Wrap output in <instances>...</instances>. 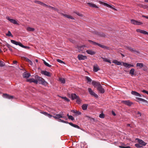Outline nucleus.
I'll list each match as a JSON object with an SVG mask.
<instances>
[{
	"label": "nucleus",
	"mask_w": 148,
	"mask_h": 148,
	"mask_svg": "<svg viewBox=\"0 0 148 148\" xmlns=\"http://www.w3.org/2000/svg\"><path fill=\"white\" fill-rule=\"evenodd\" d=\"M59 81L62 83L64 84L65 82V80L64 78H60L59 79Z\"/></svg>",
	"instance_id": "obj_36"
},
{
	"label": "nucleus",
	"mask_w": 148,
	"mask_h": 148,
	"mask_svg": "<svg viewBox=\"0 0 148 148\" xmlns=\"http://www.w3.org/2000/svg\"><path fill=\"white\" fill-rule=\"evenodd\" d=\"M26 29L27 31L28 32L33 31H34L35 30L34 28L31 27H27Z\"/></svg>",
	"instance_id": "obj_33"
},
{
	"label": "nucleus",
	"mask_w": 148,
	"mask_h": 148,
	"mask_svg": "<svg viewBox=\"0 0 148 148\" xmlns=\"http://www.w3.org/2000/svg\"><path fill=\"white\" fill-rule=\"evenodd\" d=\"M68 118L69 119H70L72 121H73L74 120V118L71 115L69 116Z\"/></svg>",
	"instance_id": "obj_52"
},
{
	"label": "nucleus",
	"mask_w": 148,
	"mask_h": 148,
	"mask_svg": "<svg viewBox=\"0 0 148 148\" xmlns=\"http://www.w3.org/2000/svg\"><path fill=\"white\" fill-rule=\"evenodd\" d=\"M86 52L88 54L93 55L95 53V52L92 50H88L86 51Z\"/></svg>",
	"instance_id": "obj_23"
},
{
	"label": "nucleus",
	"mask_w": 148,
	"mask_h": 148,
	"mask_svg": "<svg viewBox=\"0 0 148 148\" xmlns=\"http://www.w3.org/2000/svg\"><path fill=\"white\" fill-rule=\"evenodd\" d=\"M30 75L29 73H24L23 74V77L24 78H28Z\"/></svg>",
	"instance_id": "obj_24"
},
{
	"label": "nucleus",
	"mask_w": 148,
	"mask_h": 148,
	"mask_svg": "<svg viewBox=\"0 0 148 148\" xmlns=\"http://www.w3.org/2000/svg\"><path fill=\"white\" fill-rule=\"evenodd\" d=\"M131 94H132L136 96H137L140 97H141L142 96L139 93H138L137 92L135 91H132L131 92Z\"/></svg>",
	"instance_id": "obj_20"
},
{
	"label": "nucleus",
	"mask_w": 148,
	"mask_h": 148,
	"mask_svg": "<svg viewBox=\"0 0 148 148\" xmlns=\"http://www.w3.org/2000/svg\"><path fill=\"white\" fill-rule=\"evenodd\" d=\"M35 78L38 81V83L39 84H41L45 86L47 85L48 84L45 81V80L41 77L36 75L35 76Z\"/></svg>",
	"instance_id": "obj_1"
},
{
	"label": "nucleus",
	"mask_w": 148,
	"mask_h": 148,
	"mask_svg": "<svg viewBox=\"0 0 148 148\" xmlns=\"http://www.w3.org/2000/svg\"><path fill=\"white\" fill-rule=\"evenodd\" d=\"M97 90L100 93L103 94L105 92L104 89L102 88V86L101 85L97 88Z\"/></svg>",
	"instance_id": "obj_11"
},
{
	"label": "nucleus",
	"mask_w": 148,
	"mask_h": 148,
	"mask_svg": "<svg viewBox=\"0 0 148 148\" xmlns=\"http://www.w3.org/2000/svg\"><path fill=\"white\" fill-rule=\"evenodd\" d=\"M27 81L30 82H34L36 84H37L38 83V81H37V79H35L34 78L28 79L27 80Z\"/></svg>",
	"instance_id": "obj_13"
},
{
	"label": "nucleus",
	"mask_w": 148,
	"mask_h": 148,
	"mask_svg": "<svg viewBox=\"0 0 148 148\" xmlns=\"http://www.w3.org/2000/svg\"><path fill=\"white\" fill-rule=\"evenodd\" d=\"M60 97L62 99H63L65 101H66L68 102H69L70 101V100L69 99H68L66 97H63L60 96Z\"/></svg>",
	"instance_id": "obj_38"
},
{
	"label": "nucleus",
	"mask_w": 148,
	"mask_h": 148,
	"mask_svg": "<svg viewBox=\"0 0 148 148\" xmlns=\"http://www.w3.org/2000/svg\"><path fill=\"white\" fill-rule=\"evenodd\" d=\"M42 5L44 7H45L46 8H48V6H50L48 5H47L45 3H42Z\"/></svg>",
	"instance_id": "obj_53"
},
{
	"label": "nucleus",
	"mask_w": 148,
	"mask_h": 148,
	"mask_svg": "<svg viewBox=\"0 0 148 148\" xmlns=\"http://www.w3.org/2000/svg\"><path fill=\"white\" fill-rule=\"evenodd\" d=\"M44 63L46 66L49 67H51V65L49 64L48 63L46 62L45 61H44Z\"/></svg>",
	"instance_id": "obj_44"
},
{
	"label": "nucleus",
	"mask_w": 148,
	"mask_h": 148,
	"mask_svg": "<svg viewBox=\"0 0 148 148\" xmlns=\"http://www.w3.org/2000/svg\"><path fill=\"white\" fill-rule=\"evenodd\" d=\"M137 66H139L140 68H141L143 66V64L142 63H137L136 64Z\"/></svg>",
	"instance_id": "obj_37"
},
{
	"label": "nucleus",
	"mask_w": 148,
	"mask_h": 148,
	"mask_svg": "<svg viewBox=\"0 0 148 148\" xmlns=\"http://www.w3.org/2000/svg\"><path fill=\"white\" fill-rule=\"evenodd\" d=\"M122 103L128 106H130L132 104V103L129 100L123 101H122Z\"/></svg>",
	"instance_id": "obj_14"
},
{
	"label": "nucleus",
	"mask_w": 148,
	"mask_h": 148,
	"mask_svg": "<svg viewBox=\"0 0 148 148\" xmlns=\"http://www.w3.org/2000/svg\"><path fill=\"white\" fill-rule=\"evenodd\" d=\"M145 2L148 3V0H145Z\"/></svg>",
	"instance_id": "obj_64"
},
{
	"label": "nucleus",
	"mask_w": 148,
	"mask_h": 148,
	"mask_svg": "<svg viewBox=\"0 0 148 148\" xmlns=\"http://www.w3.org/2000/svg\"><path fill=\"white\" fill-rule=\"evenodd\" d=\"M6 18L10 22L14 24H16L17 25H19L17 21L15 19H11L9 17H6Z\"/></svg>",
	"instance_id": "obj_6"
},
{
	"label": "nucleus",
	"mask_w": 148,
	"mask_h": 148,
	"mask_svg": "<svg viewBox=\"0 0 148 148\" xmlns=\"http://www.w3.org/2000/svg\"><path fill=\"white\" fill-rule=\"evenodd\" d=\"M86 80L87 81V82H91L92 81V79H90V78L88 76H86Z\"/></svg>",
	"instance_id": "obj_40"
},
{
	"label": "nucleus",
	"mask_w": 148,
	"mask_h": 148,
	"mask_svg": "<svg viewBox=\"0 0 148 148\" xmlns=\"http://www.w3.org/2000/svg\"><path fill=\"white\" fill-rule=\"evenodd\" d=\"M64 16L65 17H66L68 18H70L72 19H74V18L72 16L67 14H64Z\"/></svg>",
	"instance_id": "obj_29"
},
{
	"label": "nucleus",
	"mask_w": 148,
	"mask_h": 148,
	"mask_svg": "<svg viewBox=\"0 0 148 148\" xmlns=\"http://www.w3.org/2000/svg\"><path fill=\"white\" fill-rule=\"evenodd\" d=\"M48 8L51 10L52 9L56 11H58V9L50 6H48Z\"/></svg>",
	"instance_id": "obj_42"
},
{
	"label": "nucleus",
	"mask_w": 148,
	"mask_h": 148,
	"mask_svg": "<svg viewBox=\"0 0 148 148\" xmlns=\"http://www.w3.org/2000/svg\"><path fill=\"white\" fill-rule=\"evenodd\" d=\"M86 47V46L85 45H83L80 46H78L77 47V48L79 51H80L82 50V48L84 49V47Z\"/></svg>",
	"instance_id": "obj_32"
},
{
	"label": "nucleus",
	"mask_w": 148,
	"mask_h": 148,
	"mask_svg": "<svg viewBox=\"0 0 148 148\" xmlns=\"http://www.w3.org/2000/svg\"><path fill=\"white\" fill-rule=\"evenodd\" d=\"M20 46L23 48H24L25 49H29V47H27V46H25L23 45L21 43V45Z\"/></svg>",
	"instance_id": "obj_45"
},
{
	"label": "nucleus",
	"mask_w": 148,
	"mask_h": 148,
	"mask_svg": "<svg viewBox=\"0 0 148 148\" xmlns=\"http://www.w3.org/2000/svg\"><path fill=\"white\" fill-rule=\"evenodd\" d=\"M11 42L13 44H14L16 45H18L20 46L21 43L20 42H18L14 40H11Z\"/></svg>",
	"instance_id": "obj_21"
},
{
	"label": "nucleus",
	"mask_w": 148,
	"mask_h": 148,
	"mask_svg": "<svg viewBox=\"0 0 148 148\" xmlns=\"http://www.w3.org/2000/svg\"><path fill=\"white\" fill-rule=\"evenodd\" d=\"M5 63L2 61H0V66L3 67L5 65Z\"/></svg>",
	"instance_id": "obj_46"
},
{
	"label": "nucleus",
	"mask_w": 148,
	"mask_h": 148,
	"mask_svg": "<svg viewBox=\"0 0 148 148\" xmlns=\"http://www.w3.org/2000/svg\"><path fill=\"white\" fill-rule=\"evenodd\" d=\"M35 3H38V4H40L41 5H42V3H42V2H40V1H35Z\"/></svg>",
	"instance_id": "obj_54"
},
{
	"label": "nucleus",
	"mask_w": 148,
	"mask_h": 148,
	"mask_svg": "<svg viewBox=\"0 0 148 148\" xmlns=\"http://www.w3.org/2000/svg\"><path fill=\"white\" fill-rule=\"evenodd\" d=\"M99 70L100 68L99 66L97 64H95L94 66L93 71L94 72H97Z\"/></svg>",
	"instance_id": "obj_15"
},
{
	"label": "nucleus",
	"mask_w": 148,
	"mask_h": 148,
	"mask_svg": "<svg viewBox=\"0 0 148 148\" xmlns=\"http://www.w3.org/2000/svg\"><path fill=\"white\" fill-rule=\"evenodd\" d=\"M130 21L132 24L135 25H140L143 24L142 23L134 19L131 20Z\"/></svg>",
	"instance_id": "obj_5"
},
{
	"label": "nucleus",
	"mask_w": 148,
	"mask_h": 148,
	"mask_svg": "<svg viewBox=\"0 0 148 148\" xmlns=\"http://www.w3.org/2000/svg\"><path fill=\"white\" fill-rule=\"evenodd\" d=\"M6 35L9 36L13 37V36L11 34V32L10 31L8 32V33L6 34Z\"/></svg>",
	"instance_id": "obj_43"
},
{
	"label": "nucleus",
	"mask_w": 148,
	"mask_h": 148,
	"mask_svg": "<svg viewBox=\"0 0 148 148\" xmlns=\"http://www.w3.org/2000/svg\"><path fill=\"white\" fill-rule=\"evenodd\" d=\"M138 143L140 145L143 146H145L146 145V143L144 142L143 140L138 139H137Z\"/></svg>",
	"instance_id": "obj_22"
},
{
	"label": "nucleus",
	"mask_w": 148,
	"mask_h": 148,
	"mask_svg": "<svg viewBox=\"0 0 148 148\" xmlns=\"http://www.w3.org/2000/svg\"><path fill=\"white\" fill-rule=\"evenodd\" d=\"M112 114L114 115V116H115L116 115V114L115 113H114V112L113 111H112Z\"/></svg>",
	"instance_id": "obj_60"
},
{
	"label": "nucleus",
	"mask_w": 148,
	"mask_h": 148,
	"mask_svg": "<svg viewBox=\"0 0 148 148\" xmlns=\"http://www.w3.org/2000/svg\"><path fill=\"white\" fill-rule=\"evenodd\" d=\"M87 4L91 8H99V7L97 6L92 3L88 2L87 3Z\"/></svg>",
	"instance_id": "obj_16"
},
{
	"label": "nucleus",
	"mask_w": 148,
	"mask_h": 148,
	"mask_svg": "<svg viewBox=\"0 0 148 148\" xmlns=\"http://www.w3.org/2000/svg\"><path fill=\"white\" fill-rule=\"evenodd\" d=\"M71 112H72L73 113L75 114L76 115H79L81 114V112H80L77 111L75 110H72Z\"/></svg>",
	"instance_id": "obj_27"
},
{
	"label": "nucleus",
	"mask_w": 148,
	"mask_h": 148,
	"mask_svg": "<svg viewBox=\"0 0 148 148\" xmlns=\"http://www.w3.org/2000/svg\"><path fill=\"white\" fill-rule=\"evenodd\" d=\"M147 91H146V90H144L142 91V92H143L145 93H146Z\"/></svg>",
	"instance_id": "obj_62"
},
{
	"label": "nucleus",
	"mask_w": 148,
	"mask_h": 148,
	"mask_svg": "<svg viewBox=\"0 0 148 148\" xmlns=\"http://www.w3.org/2000/svg\"><path fill=\"white\" fill-rule=\"evenodd\" d=\"M112 62L113 63L116 64V65H121V62H120L118 61L117 60H114L112 61Z\"/></svg>",
	"instance_id": "obj_25"
},
{
	"label": "nucleus",
	"mask_w": 148,
	"mask_h": 148,
	"mask_svg": "<svg viewBox=\"0 0 148 148\" xmlns=\"http://www.w3.org/2000/svg\"><path fill=\"white\" fill-rule=\"evenodd\" d=\"M40 112L41 113H42L46 116H47V113H48L47 112Z\"/></svg>",
	"instance_id": "obj_55"
},
{
	"label": "nucleus",
	"mask_w": 148,
	"mask_h": 148,
	"mask_svg": "<svg viewBox=\"0 0 148 148\" xmlns=\"http://www.w3.org/2000/svg\"><path fill=\"white\" fill-rule=\"evenodd\" d=\"M135 70L134 69H131L130 72V74L132 76L134 75Z\"/></svg>",
	"instance_id": "obj_35"
},
{
	"label": "nucleus",
	"mask_w": 148,
	"mask_h": 148,
	"mask_svg": "<svg viewBox=\"0 0 148 148\" xmlns=\"http://www.w3.org/2000/svg\"><path fill=\"white\" fill-rule=\"evenodd\" d=\"M136 99L138 100L137 101L138 102L139 101H141V100L142 98H139V97H136Z\"/></svg>",
	"instance_id": "obj_58"
},
{
	"label": "nucleus",
	"mask_w": 148,
	"mask_h": 148,
	"mask_svg": "<svg viewBox=\"0 0 148 148\" xmlns=\"http://www.w3.org/2000/svg\"><path fill=\"white\" fill-rule=\"evenodd\" d=\"M136 31L138 32H139L140 33L143 34H147L148 35V32L144 30L140 29H137L136 30Z\"/></svg>",
	"instance_id": "obj_12"
},
{
	"label": "nucleus",
	"mask_w": 148,
	"mask_h": 148,
	"mask_svg": "<svg viewBox=\"0 0 148 148\" xmlns=\"http://www.w3.org/2000/svg\"><path fill=\"white\" fill-rule=\"evenodd\" d=\"M140 101H141V102H145V103H148V101L147 100H146L144 99H143L142 98Z\"/></svg>",
	"instance_id": "obj_50"
},
{
	"label": "nucleus",
	"mask_w": 148,
	"mask_h": 148,
	"mask_svg": "<svg viewBox=\"0 0 148 148\" xmlns=\"http://www.w3.org/2000/svg\"><path fill=\"white\" fill-rule=\"evenodd\" d=\"M60 121L62 122L65 123H68V122H67L63 120H62V119H60Z\"/></svg>",
	"instance_id": "obj_59"
},
{
	"label": "nucleus",
	"mask_w": 148,
	"mask_h": 148,
	"mask_svg": "<svg viewBox=\"0 0 148 148\" xmlns=\"http://www.w3.org/2000/svg\"><path fill=\"white\" fill-rule=\"evenodd\" d=\"M56 60L58 62H59L60 63H63L64 64H65L64 62L62 61L61 60H60L59 59H57Z\"/></svg>",
	"instance_id": "obj_48"
},
{
	"label": "nucleus",
	"mask_w": 148,
	"mask_h": 148,
	"mask_svg": "<svg viewBox=\"0 0 148 148\" xmlns=\"http://www.w3.org/2000/svg\"><path fill=\"white\" fill-rule=\"evenodd\" d=\"M76 102L78 104H80L81 102V100L80 99L79 97H78L76 99Z\"/></svg>",
	"instance_id": "obj_39"
},
{
	"label": "nucleus",
	"mask_w": 148,
	"mask_h": 148,
	"mask_svg": "<svg viewBox=\"0 0 148 148\" xmlns=\"http://www.w3.org/2000/svg\"><path fill=\"white\" fill-rule=\"evenodd\" d=\"M137 114L138 115V117H140L141 115V113L139 112H138Z\"/></svg>",
	"instance_id": "obj_56"
},
{
	"label": "nucleus",
	"mask_w": 148,
	"mask_h": 148,
	"mask_svg": "<svg viewBox=\"0 0 148 148\" xmlns=\"http://www.w3.org/2000/svg\"><path fill=\"white\" fill-rule=\"evenodd\" d=\"M126 49L132 52H134L135 51L134 49L130 47H126Z\"/></svg>",
	"instance_id": "obj_31"
},
{
	"label": "nucleus",
	"mask_w": 148,
	"mask_h": 148,
	"mask_svg": "<svg viewBox=\"0 0 148 148\" xmlns=\"http://www.w3.org/2000/svg\"><path fill=\"white\" fill-rule=\"evenodd\" d=\"M119 147L121 148H130V147L128 146H119Z\"/></svg>",
	"instance_id": "obj_51"
},
{
	"label": "nucleus",
	"mask_w": 148,
	"mask_h": 148,
	"mask_svg": "<svg viewBox=\"0 0 148 148\" xmlns=\"http://www.w3.org/2000/svg\"><path fill=\"white\" fill-rule=\"evenodd\" d=\"M46 116H47L49 118H51V117H52L53 116L52 115H51L50 114H48V113H47V114Z\"/></svg>",
	"instance_id": "obj_57"
},
{
	"label": "nucleus",
	"mask_w": 148,
	"mask_h": 148,
	"mask_svg": "<svg viewBox=\"0 0 148 148\" xmlns=\"http://www.w3.org/2000/svg\"><path fill=\"white\" fill-rule=\"evenodd\" d=\"M92 84L94 87H97V88L101 85L99 82L95 81H93L92 82Z\"/></svg>",
	"instance_id": "obj_9"
},
{
	"label": "nucleus",
	"mask_w": 148,
	"mask_h": 148,
	"mask_svg": "<svg viewBox=\"0 0 148 148\" xmlns=\"http://www.w3.org/2000/svg\"><path fill=\"white\" fill-rule=\"evenodd\" d=\"M88 90L89 94L92 96L96 98H97L98 97V95L94 92L91 88H88Z\"/></svg>",
	"instance_id": "obj_3"
},
{
	"label": "nucleus",
	"mask_w": 148,
	"mask_h": 148,
	"mask_svg": "<svg viewBox=\"0 0 148 148\" xmlns=\"http://www.w3.org/2000/svg\"><path fill=\"white\" fill-rule=\"evenodd\" d=\"M79 96L73 93L71 95V97L72 100L76 99Z\"/></svg>",
	"instance_id": "obj_19"
},
{
	"label": "nucleus",
	"mask_w": 148,
	"mask_h": 148,
	"mask_svg": "<svg viewBox=\"0 0 148 148\" xmlns=\"http://www.w3.org/2000/svg\"><path fill=\"white\" fill-rule=\"evenodd\" d=\"M25 60L26 61V62H28V63H29V64L32 66L33 64V62H32L30 60H29V59L27 58H25Z\"/></svg>",
	"instance_id": "obj_34"
},
{
	"label": "nucleus",
	"mask_w": 148,
	"mask_h": 148,
	"mask_svg": "<svg viewBox=\"0 0 148 148\" xmlns=\"http://www.w3.org/2000/svg\"><path fill=\"white\" fill-rule=\"evenodd\" d=\"M53 117L56 119H57L60 118H63L65 120H67L66 116H64L63 112L60 113V114H57L56 116H53Z\"/></svg>",
	"instance_id": "obj_2"
},
{
	"label": "nucleus",
	"mask_w": 148,
	"mask_h": 148,
	"mask_svg": "<svg viewBox=\"0 0 148 148\" xmlns=\"http://www.w3.org/2000/svg\"><path fill=\"white\" fill-rule=\"evenodd\" d=\"M17 62L16 61H13V63L14 64H16L17 63Z\"/></svg>",
	"instance_id": "obj_61"
},
{
	"label": "nucleus",
	"mask_w": 148,
	"mask_h": 148,
	"mask_svg": "<svg viewBox=\"0 0 148 148\" xmlns=\"http://www.w3.org/2000/svg\"><path fill=\"white\" fill-rule=\"evenodd\" d=\"M88 41L90 43H91V44H92L93 45H97L99 46V47H102V48H104V47H105V46L103 45H102L101 44H99L95 42H94L93 41H92L91 40H88Z\"/></svg>",
	"instance_id": "obj_10"
},
{
	"label": "nucleus",
	"mask_w": 148,
	"mask_h": 148,
	"mask_svg": "<svg viewBox=\"0 0 148 148\" xmlns=\"http://www.w3.org/2000/svg\"><path fill=\"white\" fill-rule=\"evenodd\" d=\"M123 65L126 68H129L131 67H133L134 65L131 64H129L126 63L122 62Z\"/></svg>",
	"instance_id": "obj_17"
},
{
	"label": "nucleus",
	"mask_w": 148,
	"mask_h": 148,
	"mask_svg": "<svg viewBox=\"0 0 148 148\" xmlns=\"http://www.w3.org/2000/svg\"><path fill=\"white\" fill-rule=\"evenodd\" d=\"M99 117L100 118H104L105 115L103 114H99Z\"/></svg>",
	"instance_id": "obj_49"
},
{
	"label": "nucleus",
	"mask_w": 148,
	"mask_h": 148,
	"mask_svg": "<svg viewBox=\"0 0 148 148\" xmlns=\"http://www.w3.org/2000/svg\"><path fill=\"white\" fill-rule=\"evenodd\" d=\"M3 97L5 98L11 99L13 98L14 97L10 95L7 94H3L2 95Z\"/></svg>",
	"instance_id": "obj_7"
},
{
	"label": "nucleus",
	"mask_w": 148,
	"mask_h": 148,
	"mask_svg": "<svg viewBox=\"0 0 148 148\" xmlns=\"http://www.w3.org/2000/svg\"><path fill=\"white\" fill-rule=\"evenodd\" d=\"M135 146L136 147L138 148H140L142 147V146L139 143L135 144Z\"/></svg>",
	"instance_id": "obj_47"
},
{
	"label": "nucleus",
	"mask_w": 148,
	"mask_h": 148,
	"mask_svg": "<svg viewBox=\"0 0 148 148\" xmlns=\"http://www.w3.org/2000/svg\"><path fill=\"white\" fill-rule=\"evenodd\" d=\"M78 59L79 60H84L87 59L86 56H83L82 54H79L77 56Z\"/></svg>",
	"instance_id": "obj_8"
},
{
	"label": "nucleus",
	"mask_w": 148,
	"mask_h": 148,
	"mask_svg": "<svg viewBox=\"0 0 148 148\" xmlns=\"http://www.w3.org/2000/svg\"><path fill=\"white\" fill-rule=\"evenodd\" d=\"M99 2L100 4H103V5L106 6L114 10H117L116 9H115V8H114L112 5H109V4H108L107 3H105L104 2H103L101 1H99Z\"/></svg>",
	"instance_id": "obj_4"
},
{
	"label": "nucleus",
	"mask_w": 148,
	"mask_h": 148,
	"mask_svg": "<svg viewBox=\"0 0 148 148\" xmlns=\"http://www.w3.org/2000/svg\"><path fill=\"white\" fill-rule=\"evenodd\" d=\"M48 8L51 10L52 9L56 11H58V9L50 6H48Z\"/></svg>",
	"instance_id": "obj_41"
},
{
	"label": "nucleus",
	"mask_w": 148,
	"mask_h": 148,
	"mask_svg": "<svg viewBox=\"0 0 148 148\" xmlns=\"http://www.w3.org/2000/svg\"><path fill=\"white\" fill-rule=\"evenodd\" d=\"M143 17H144L145 18H146L148 19V16H143Z\"/></svg>",
	"instance_id": "obj_63"
},
{
	"label": "nucleus",
	"mask_w": 148,
	"mask_h": 148,
	"mask_svg": "<svg viewBox=\"0 0 148 148\" xmlns=\"http://www.w3.org/2000/svg\"><path fill=\"white\" fill-rule=\"evenodd\" d=\"M101 58L103 59V61L108 62L110 64L111 63V61L109 59H108V58H104L103 57H101Z\"/></svg>",
	"instance_id": "obj_28"
},
{
	"label": "nucleus",
	"mask_w": 148,
	"mask_h": 148,
	"mask_svg": "<svg viewBox=\"0 0 148 148\" xmlns=\"http://www.w3.org/2000/svg\"><path fill=\"white\" fill-rule=\"evenodd\" d=\"M69 124L71 126H72L73 127H74L75 128H76L78 129H79L80 128L79 126H78V125H76L75 124H74L72 123H69Z\"/></svg>",
	"instance_id": "obj_30"
},
{
	"label": "nucleus",
	"mask_w": 148,
	"mask_h": 148,
	"mask_svg": "<svg viewBox=\"0 0 148 148\" xmlns=\"http://www.w3.org/2000/svg\"><path fill=\"white\" fill-rule=\"evenodd\" d=\"M88 106V105L87 104H83L82 106V110H86L87 109Z\"/></svg>",
	"instance_id": "obj_26"
},
{
	"label": "nucleus",
	"mask_w": 148,
	"mask_h": 148,
	"mask_svg": "<svg viewBox=\"0 0 148 148\" xmlns=\"http://www.w3.org/2000/svg\"><path fill=\"white\" fill-rule=\"evenodd\" d=\"M41 73L42 74L44 75H46L47 76L50 77V73L49 72H47L46 71H42L41 72Z\"/></svg>",
	"instance_id": "obj_18"
}]
</instances>
